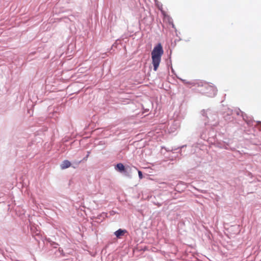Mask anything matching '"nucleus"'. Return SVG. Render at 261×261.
Segmentation results:
<instances>
[{
    "mask_svg": "<svg viewBox=\"0 0 261 261\" xmlns=\"http://www.w3.org/2000/svg\"><path fill=\"white\" fill-rule=\"evenodd\" d=\"M126 230L124 229L122 230L121 229H119L118 230L114 232L115 235L118 238H120L122 236H123L126 232Z\"/></svg>",
    "mask_w": 261,
    "mask_h": 261,
    "instance_id": "obj_4",
    "label": "nucleus"
},
{
    "mask_svg": "<svg viewBox=\"0 0 261 261\" xmlns=\"http://www.w3.org/2000/svg\"><path fill=\"white\" fill-rule=\"evenodd\" d=\"M167 17V18H168V19L169 20V21H170V20L171 19V18H170L169 16H165V17Z\"/></svg>",
    "mask_w": 261,
    "mask_h": 261,
    "instance_id": "obj_8",
    "label": "nucleus"
},
{
    "mask_svg": "<svg viewBox=\"0 0 261 261\" xmlns=\"http://www.w3.org/2000/svg\"><path fill=\"white\" fill-rule=\"evenodd\" d=\"M115 169L120 172H122L125 170L124 166L122 163L117 164Z\"/></svg>",
    "mask_w": 261,
    "mask_h": 261,
    "instance_id": "obj_5",
    "label": "nucleus"
},
{
    "mask_svg": "<svg viewBox=\"0 0 261 261\" xmlns=\"http://www.w3.org/2000/svg\"><path fill=\"white\" fill-rule=\"evenodd\" d=\"M71 163L68 160H64L60 165V167L62 169H65L71 166Z\"/></svg>",
    "mask_w": 261,
    "mask_h": 261,
    "instance_id": "obj_3",
    "label": "nucleus"
},
{
    "mask_svg": "<svg viewBox=\"0 0 261 261\" xmlns=\"http://www.w3.org/2000/svg\"><path fill=\"white\" fill-rule=\"evenodd\" d=\"M163 54L164 50L161 43H159L154 46L151 52L152 63L154 71L157 70L161 61L162 56Z\"/></svg>",
    "mask_w": 261,
    "mask_h": 261,
    "instance_id": "obj_1",
    "label": "nucleus"
},
{
    "mask_svg": "<svg viewBox=\"0 0 261 261\" xmlns=\"http://www.w3.org/2000/svg\"><path fill=\"white\" fill-rule=\"evenodd\" d=\"M89 154H90V151H88L87 155L83 159V161H86L87 160V159H88L89 155Z\"/></svg>",
    "mask_w": 261,
    "mask_h": 261,
    "instance_id": "obj_6",
    "label": "nucleus"
},
{
    "mask_svg": "<svg viewBox=\"0 0 261 261\" xmlns=\"http://www.w3.org/2000/svg\"><path fill=\"white\" fill-rule=\"evenodd\" d=\"M200 92L208 97H213L216 95L217 89L213 84L204 83L201 85Z\"/></svg>",
    "mask_w": 261,
    "mask_h": 261,
    "instance_id": "obj_2",
    "label": "nucleus"
},
{
    "mask_svg": "<svg viewBox=\"0 0 261 261\" xmlns=\"http://www.w3.org/2000/svg\"><path fill=\"white\" fill-rule=\"evenodd\" d=\"M138 174H139V178L140 179L143 178V175H142V173L141 171H138Z\"/></svg>",
    "mask_w": 261,
    "mask_h": 261,
    "instance_id": "obj_7",
    "label": "nucleus"
}]
</instances>
